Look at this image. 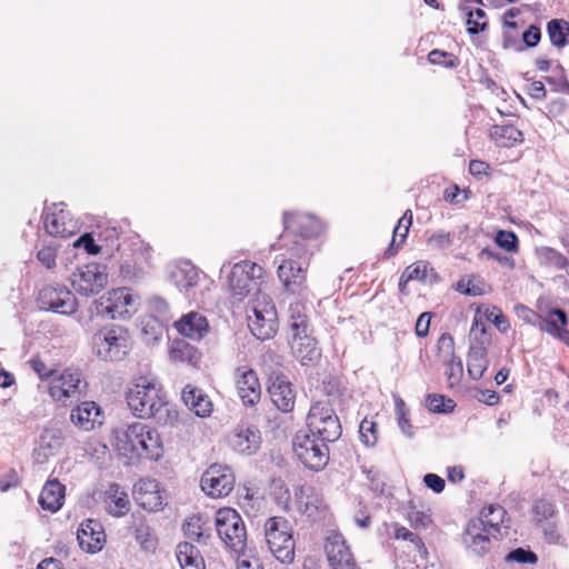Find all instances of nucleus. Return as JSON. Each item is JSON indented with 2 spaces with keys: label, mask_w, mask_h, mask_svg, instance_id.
<instances>
[{
  "label": "nucleus",
  "mask_w": 569,
  "mask_h": 569,
  "mask_svg": "<svg viewBox=\"0 0 569 569\" xmlns=\"http://www.w3.org/2000/svg\"><path fill=\"white\" fill-rule=\"evenodd\" d=\"M126 399L132 413L140 419L164 422L168 418V403L161 388L147 378H139L127 391Z\"/></svg>",
  "instance_id": "nucleus-1"
},
{
  "label": "nucleus",
  "mask_w": 569,
  "mask_h": 569,
  "mask_svg": "<svg viewBox=\"0 0 569 569\" xmlns=\"http://www.w3.org/2000/svg\"><path fill=\"white\" fill-rule=\"evenodd\" d=\"M130 336L126 328L104 326L92 336V350L103 361H120L129 352Z\"/></svg>",
  "instance_id": "nucleus-2"
},
{
  "label": "nucleus",
  "mask_w": 569,
  "mask_h": 569,
  "mask_svg": "<svg viewBox=\"0 0 569 569\" xmlns=\"http://www.w3.org/2000/svg\"><path fill=\"white\" fill-rule=\"evenodd\" d=\"M264 536L270 552L282 563L295 559V540L291 526L283 517H270L264 523Z\"/></svg>",
  "instance_id": "nucleus-3"
},
{
  "label": "nucleus",
  "mask_w": 569,
  "mask_h": 569,
  "mask_svg": "<svg viewBox=\"0 0 569 569\" xmlns=\"http://www.w3.org/2000/svg\"><path fill=\"white\" fill-rule=\"evenodd\" d=\"M307 426V432L330 442L338 440L342 432L340 420L329 401H318L311 406Z\"/></svg>",
  "instance_id": "nucleus-4"
},
{
  "label": "nucleus",
  "mask_w": 569,
  "mask_h": 569,
  "mask_svg": "<svg viewBox=\"0 0 569 569\" xmlns=\"http://www.w3.org/2000/svg\"><path fill=\"white\" fill-rule=\"evenodd\" d=\"M329 441L300 430L293 438V451L297 458L310 470H322L329 461Z\"/></svg>",
  "instance_id": "nucleus-5"
},
{
  "label": "nucleus",
  "mask_w": 569,
  "mask_h": 569,
  "mask_svg": "<svg viewBox=\"0 0 569 569\" xmlns=\"http://www.w3.org/2000/svg\"><path fill=\"white\" fill-rule=\"evenodd\" d=\"M251 315H248V327L259 340L272 338L278 330V315L271 298L267 295L258 296L251 305Z\"/></svg>",
  "instance_id": "nucleus-6"
},
{
  "label": "nucleus",
  "mask_w": 569,
  "mask_h": 569,
  "mask_svg": "<svg viewBox=\"0 0 569 569\" xmlns=\"http://www.w3.org/2000/svg\"><path fill=\"white\" fill-rule=\"evenodd\" d=\"M137 310V300L128 288H118L94 300L91 312L110 319L131 317Z\"/></svg>",
  "instance_id": "nucleus-7"
},
{
  "label": "nucleus",
  "mask_w": 569,
  "mask_h": 569,
  "mask_svg": "<svg viewBox=\"0 0 569 569\" xmlns=\"http://www.w3.org/2000/svg\"><path fill=\"white\" fill-rule=\"evenodd\" d=\"M216 529L221 540L233 551L246 548L247 532L240 515L231 508H221L216 512Z\"/></svg>",
  "instance_id": "nucleus-8"
},
{
  "label": "nucleus",
  "mask_w": 569,
  "mask_h": 569,
  "mask_svg": "<svg viewBox=\"0 0 569 569\" xmlns=\"http://www.w3.org/2000/svg\"><path fill=\"white\" fill-rule=\"evenodd\" d=\"M264 270L251 261H241L233 266L229 276V288L234 297L242 299L250 293L261 296Z\"/></svg>",
  "instance_id": "nucleus-9"
},
{
  "label": "nucleus",
  "mask_w": 569,
  "mask_h": 569,
  "mask_svg": "<svg viewBox=\"0 0 569 569\" xmlns=\"http://www.w3.org/2000/svg\"><path fill=\"white\" fill-rule=\"evenodd\" d=\"M38 305L41 310L70 316L78 309L74 295L62 284L44 286L38 295Z\"/></svg>",
  "instance_id": "nucleus-10"
},
{
  "label": "nucleus",
  "mask_w": 569,
  "mask_h": 569,
  "mask_svg": "<svg viewBox=\"0 0 569 569\" xmlns=\"http://www.w3.org/2000/svg\"><path fill=\"white\" fill-rule=\"evenodd\" d=\"M108 282L107 268L99 263H87L71 276V286L81 296L98 295Z\"/></svg>",
  "instance_id": "nucleus-11"
},
{
  "label": "nucleus",
  "mask_w": 569,
  "mask_h": 569,
  "mask_svg": "<svg viewBox=\"0 0 569 569\" xmlns=\"http://www.w3.org/2000/svg\"><path fill=\"white\" fill-rule=\"evenodd\" d=\"M234 481V476L228 466L213 463L202 475L200 485L206 495L222 498L232 491Z\"/></svg>",
  "instance_id": "nucleus-12"
},
{
  "label": "nucleus",
  "mask_w": 569,
  "mask_h": 569,
  "mask_svg": "<svg viewBox=\"0 0 569 569\" xmlns=\"http://www.w3.org/2000/svg\"><path fill=\"white\" fill-rule=\"evenodd\" d=\"M82 380L78 371L64 370L59 377L52 379L49 387L51 398L63 406L79 400L82 395Z\"/></svg>",
  "instance_id": "nucleus-13"
},
{
  "label": "nucleus",
  "mask_w": 569,
  "mask_h": 569,
  "mask_svg": "<svg viewBox=\"0 0 569 569\" xmlns=\"http://www.w3.org/2000/svg\"><path fill=\"white\" fill-rule=\"evenodd\" d=\"M228 443L233 451L251 456L260 449L261 432L253 425L240 423L229 433Z\"/></svg>",
  "instance_id": "nucleus-14"
},
{
  "label": "nucleus",
  "mask_w": 569,
  "mask_h": 569,
  "mask_svg": "<svg viewBox=\"0 0 569 569\" xmlns=\"http://www.w3.org/2000/svg\"><path fill=\"white\" fill-rule=\"evenodd\" d=\"M492 536L481 519H470L463 533L462 543L469 553L485 556L491 549Z\"/></svg>",
  "instance_id": "nucleus-15"
},
{
  "label": "nucleus",
  "mask_w": 569,
  "mask_h": 569,
  "mask_svg": "<svg viewBox=\"0 0 569 569\" xmlns=\"http://www.w3.org/2000/svg\"><path fill=\"white\" fill-rule=\"evenodd\" d=\"M133 497L137 503L148 511L161 510L164 497L156 479H140L133 487Z\"/></svg>",
  "instance_id": "nucleus-16"
},
{
  "label": "nucleus",
  "mask_w": 569,
  "mask_h": 569,
  "mask_svg": "<svg viewBox=\"0 0 569 569\" xmlns=\"http://www.w3.org/2000/svg\"><path fill=\"white\" fill-rule=\"evenodd\" d=\"M283 224L287 233L295 232L302 240L319 236L323 229L322 223L311 214H289L284 213ZM288 234L282 236L286 241Z\"/></svg>",
  "instance_id": "nucleus-17"
},
{
  "label": "nucleus",
  "mask_w": 569,
  "mask_h": 569,
  "mask_svg": "<svg viewBox=\"0 0 569 569\" xmlns=\"http://www.w3.org/2000/svg\"><path fill=\"white\" fill-rule=\"evenodd\" d=\"M237 392L244 406H254L261 397V387L254 370L238 368L236 370Z\"/></svg>",
  "instance_id": "nucleus-18"
},
{
  "label": "nucleus",
  "mask_w": 569,
  "mask_h": 569,
  "mask_svg": "<svg viewBox=\"0 0 569 569\" xmlns=\"http://www.w3.org/2000/svg\"><path fill=\"white\" fill-rule=\"evenodd\" d=\"M77 539L83 551L96 553L103 548L106 535L99 521L87 519L78 528Z\"/></svg>",
  "instance_id": "nucleus-19"
},
{
  "label": "nucleus",
  "mask_w": 569,
  "mask_h": 569,
  "mask_svg": "<svg viewBox=\"0 0 569 569\" xmlns=\"http://www.w3.org/2000/svg\"><path fill=\"white\" fill-rule=\"evenodd\" d=\"M103 412L94 401H83L71 410V422L81 430L91 431L103 423Z\"/></svg>",
  "instance_id": "nucleus-20"
},
{
  "label": "nucleus",
  "mask_w": 569,
  "mask_h": 569,
  "mask_svg": "<svg viewBox=\"0 0 569 569\" xmlns=\"http://www.w3.org/2000/svg\"><path fill=\"white\" fill-rule=\"evenodd\" d=\"M146 428L147 425L142 422H133L127 425L124 428L117 429L116 440L118 450L122 451L124 455L131 453L138 458Z\"/></svg>",
  "instance_id": "nucleus-21"
},
{
  "label": "nucleus",
  "mask_w": 569,
  "mask_h": 569,
  "mask_svg": "<svg viewBox=\"0 0 569 569\" xmlns=\"http://www.w3.org/2000/svg\"><path fill=\"white\" fill-rule=\"evenodd\" d=\"M325 548L331 569H359L340 535L329 537Z\"/></svg>",
  "instance_id": "nucleus-22"
},
{
  "label": "nucleus",
  "mask_w": 569,
  "mask_h": 569,
  "mask_svg": "<svg viewBox=\"0 0 569 569\" xmlns=\"http://www.w3.org/2000/svg\"><path fill=\"white\" fill-rule=\"evenodd\" d=\"M306 267L303 262L292 258L283 259L278 267L279 279L283 282L287 291L300 293L306 282Z\"/></svg>",
  "instance_id": "nucleus-23"
},
{
  "label": "nucleus",
  "mask_w": 569,
  "mask_h": 569,
  "mask_svg": "<svg viewBox=\"0 0 569 569\" xmlns=\"http://www.w3.org/2000/svg\"><path fill=\"white\" fill-rule=\"evenodd\" d=\"M292 353L302 366H315L321 358V349L311 332L292 337Z\"/></svg>",
  "instance_id": "nucleus-24"
},
{
  "label": "nucleus",
  "mask_w": 569,
  "mask_h": 569,
  "mask_svg": "<svg viewBox=\"0 0 569 569\" xmlns=\"http://www.w3.org/2000/svg\"><path fill=\"white\" fill-rule=\"evenodd\" d=\"M170 278L181 292L190 297L201 280V272L189 261H181L171 271Z\"/></svg>",
  "instance_id": "nucleus-25"
},
{
  "label": "nucleus",
  "mask_w": 569,
  "mask_h": 569,
  "mask_svg": "<svg viewBox=\"0 0 569 569\" xmlns=\"http://www.w3.org/2000/svg\"><path fill=\"white\" fill-rule=\"evenodd\" d=\"M177 331L191 340H201L209 332L207 318L197 311H190L174 321Z\"/></svg>",
  "instance_id": "nucleus-26"
},
{
  "label": "nucleus",
  "mask_w": 569,
  "mask_h": 569,
  "mask_svg": "<svg viewBox=\"0 0 569 569\" xmlns=\"http://www.w3.org/2000/svg\"><path fill=\"white\" fill-rule=\"evenodd\" d=\"M507 511L500 505H490L482 509L477 519H481L488 532L493 539H501L509 529V519L506 518Z\"/></svg>",
  "instance_id": "nucleus-27"
},
{
  "label": "nucleus",
  "mask_w": 569,
  "mask_h": 569,
  "mask_svg": "<svg viewBox=\"0 0 569 569\" xmlns=\"http://www.w3.org/2000/svg\"><path fill=\"white\" fill-rule=\"evenodd\" d=\"M182 400L197 417L206 418L213 411L210 397L201 388L193 385L189 383L182 389Z\"/></svg>",
  "instance_id": "nucleus-28"
},
{
  "label": "nucleus",
  "mask_w": 569,
  "mask_h": 569,
  "mask_svg": "<svg viewBox=\"0 0 569 569\" xmlns=\"http://www.w3.org/2000/svg\"><path fill=\"white\" fill-rule=\"evenodd\" d=\"M274 406L282 412H290L295 407L296 393L291 383L282 376H277L268 388Z\"/></svg>",
  "instance_id": "nucleus-29"
},
{
  "label": "nucleus",
  "mask_w": 569,
  "mask_h": 569,
  "mask_svg": "<svg viewBox=\"0 0 569 569\" xmlns=\"http://www.w3.org/2000/svg\"><path fill=\"white\" fill-rule=\"evenodd\" d=\"M56 211H44L43 222L47 232L52 237L68 238L74 234L76 223L71 220L66 221V213L62 208L58 209V204H53Z\"/></svg>",
  "instance_id": "nucleus-30"
},
{
  "label": "nucleus",
  "mask_w": 569,
  "mask_h": 569,
  "mask_svg": "<svg viewBox=\"0 0 569 569\" xmlns=\"http://www.w3.org/2000/svg\"><path fill=\"white\" fill-rule=\"evenodd\" d=\"M62 445L63 432L60 428H44L39 439V447L36 449L38 461L43 462L57 455Z\"/></svg>",
  "instance_id": "nucleus-31"
},
{
  "label": "nucleus",
  "mask_w": 569,
  "mask_h": 569,
  "mask_svg": "<svg viewBox=\"0 0 569 569\" xmlns=\"http://www.w3.org/2000/svg\"><path fill=\"white\" fill-rule=\"evenodd\" d=\"M169 356L171 361L176 363H184L192 368H198L202 359V353L198 348L182 339L172 341Z\"/></svg>",
  "instance_id": "nucleus-32"
},
{
  "label": "nucleus",
  "mask_w": 569,
  "mask_h": 569,
  "mask_svg": "<svg viewBox=\"0 0 569 569\" xmlns=\"http://www.w3.org/2000/svg\"><path fill=\"white\" fill-rule=\"evenodd\" d=\"M63 500L64 486L56 479L47 481L39 496V505L41 508L56 512L62 507Z\"/></svg>",
  "instance_id": "nucleus-33"
},
{
  "label": "nucleus",
  "mask_w": 569,
  "mask_h": 569,
  "mask_svg": "<svg viewBox=\"0 0 569 569\" xmlns=\"http://www.w3.org/2000/svg\"><path fill=\"white\" fill-rule=\"evenodd\" d=\"M130 501L127 492L121 487L113 483L107 490L106 509L108 513L114 517H122L128 513Z\"/></svg>",
  "instance_id": "nucleus-34"
},
{
  "label": "nucleus",
  "mask_w": 569,
  "mask_h": 569,
  "mask_svg": "<svg viewBox=\"0 0 569 569\" xmlns=\"http://www.w3.org/2000/svg\"><path fill=\"white\" fill-rule=\"evenodd\" d=\"M489 136L502 148L513 147L523 139L522 132L512 124H495L490 128Z\"/></svg>",
  "instance_id": "nucleus-35"
},
{
  "label": "nucleus",
  "mask_w": 569,
  "mask_h": 569,
  "mask_svg": "<svg viewBox=\"0 0 569 569\" xmlns=\"http://www.w3.org/2000/svg\"><path fill=\"white\" fill-rule=\"evenodd\" d=\"M163 455L162 441L159 432L147 426L138 458L159 460Z\"/></svg>",
  "instance_id": "nucleus-36"
},
{
  "label": "nucleus",
  "mask_w": 569,
  "mask_h": 569,
  "mask_svg": "<svg viewBox=\"0 0 569 569\" xmlns=\"http://www.w3.org/2000/svg\"><path fill=\"white\" fill-rule=\"evenodd\" d=\"M177 560L182 569H204V560L198 548L190 542H180L176 551Z\"/></svg>",
  "instance_id": "nucleus-37"
},
{
  "label": "nucleus",
  "mask_w": 569,
  "mask_h": 569,
  "mask_svg": "<svg viewBox=\"0 0 569 569\" xmlns=\"http://www.w3.org/2000/svg\"><path fill=\"white\" fill-rule=\"evenodd\" d=\"M299 506L309 518H315L325 508L322 496L311 486L300 489Z\"/></svg>",
  "instance_id": "nucleus-38"
},
{
  "label": "nucleus",
  "mask_w": 569,
  "mask_h": 569,
  "mask_svg": "<svg viewBox=\"0 0 569 569\" xmlns=\"http://www.w3.org/2000/svg\"><path fill=\"white\" fill-rule=\"evenodd\" d=\"M411 224L412 212L408 209L405 211L403 216L399 219L397 226L393 229V237L385 252L386 258H391L397 253L399 247L406 241Z\"/></svg>",
  "instance_id": "nucleus-39"
},
{
  "label": "nucleus",
  "mask_w": 569,
  "mask_h": 569,
  "mask_svg": "<svg viewBox=\"0 0 569 569\" xmlns=\"http://www.w3.org/2000/svg\"><path fill=\"white\" fill-rule=\"evenodd\" d=\"M305 309V306L301 303L290 305L289 328L292 331V337L312 332L311 323Z\"/></svg>",
  "instance_id": "nucleus-40"
},
{
  "label": "nucleus",
  "mask_w": 569,
  "mask_h": 569,
  "mask_svg": "<svg viewBox=\"0 0 569 569\" xmlns=\"http://www.w3.org/2000/svg\"><path fill=\"white\" fill-rule=\"evenodd\" d=\"M567 325L568 316L566 311L560 308H553L549 311L548 317L540 325V329L560 340V333H562V331H567L565 328Z\"/></svg>",
  "instance_id": "nucleus-41"
},
{
  "label": "nucleus",
  "mask_w": 569,
  "mask_h": 569,
  "mask_svg": "<svg viewBox=\"0 0 569 569\" xmlns=\"http://www.w3.org/2000/svg\"><path fill=\"white\" fill-rule=\"evenodd\" d=\"M486 353L487 350L483 346L470 347L467 359V368L469 376L473 380H479L487 368Z\"/></svg>",
  "instance_id": "nucleus-42"
},
{
  "label": "nucleus",
  "mask_w": 569,
  "mask_h": 569,
  "mask_svg": "<svg viewBox=\"0 0 569 569\" xmlns=\"http://www.w3.org/2000/svg\"><path fill=\"white\" fill-rule=\"evenodd\" d=\"M550 42L558 48L569 43V22L563 19H552L547 23Z\"/></svg>",
  "instance_id": "nucleus-43"
},
{
  "label": "nucleus",
  "mask_w": 569,
  "mask_h": 569,
  "mask_svg": "<svg viewBox=\"0 0 569 569\" xmlns=\"http://www.w3.org/2000/svg\"><path fill=\"white\" fill-rule=\"evenodd\" d=\"M538 257L540 260V263L546 267H553L558 270H563L569 267V260L568 258L562 254L560 251L550 248V247H543L538 251Z\"/></svg>",
  "instance_id": "nucleus-44"
},
{
  "label": "nucleus",
  "mask_w": 569,
  "mask_h": 569,
  "mask_svg": "<svg viewBox=\"0 0 569 569\" xmlns=\"http://www.w3.org/2000/svg\"><path fill=\"white\" fill-rule=\"evenodd\" d=\"M486 282L479 277L461 278L456 283V290L462 295L477 297L486 293Z\"/></svg>",
  "instance_id": "nucleus-45"
},
{
  "label": "nucleus",
  "mask_w": 569,
  "mask_h": 569,
  "mask_svg": "<svg viewBox=\"0 0 569 569\" xmlns=\"http://www.w3.org/2000/svg\"><path fill=\"white\" fill-rule=\"evenodd\" d=\"M460 10L466 12L467 14V31L470 34H479L480 32L485 31L487 28V22H479V19L486 18V12L482 9H476V10H469L468 7L465 4H460Z\"/></svg>",
  "instance_id": "nucleus-46"
},
{
  "label": "nucleus",
  "mask_w": 569,
  "mask_h": 569,
  "mask_svg": "<svg viewBox=\"0 0 569 569\" xmlns=\"http://www.w3.org/2000/svg\"><path fill=\"white\" fill-rule=\"evenodd\" d=\"M426 406L435 413H449L453 411L456 403L443 395L430 393L426 398Z\"/></svg>",
  "instance_id": "nucleus-47"
},
{
  "label": "nucleus",
  "mask_w": 569,
  "mask_h": 569,
  "mask_svg": "<svg viewBox=\"0 0 569 569\" xmlns=\"http://www.w3.org/2000/svg\"><path fill=\"white\" fill-rule=\"evenodd\" d=\"M437 356L441 362L452 361L455 355V341L450 333L445 332L437 341Z\"/></svg>",
  "instance_id": "nucleus-48"
},
{
  "label": "nucleus",
  "mask_w": 569,
  "mask_h": 569,
  "mask_svg": "<svg viewBox=\"0 0 569 569\" xmlns=\"http://www.w3.org/2000/svg\"><path fill=\"white\" fill-rule=\"evenodd\" d=\"M455 236L446 230H437L432 232L426 243L432 250H445L453 244Z\"/></svg>",
  "instance_id": "nucleus-49"
},
{
  "label": "nucleus",
  "mask_w": 569,
  "mask_h": 569,
  "mask_svg": "<svg viewBox=\"0 0 569 569\" xmlns=\"http://www.w3.org/2000/svg\"><path fill=\"white\" fill-rule=\"evenodd\" d=\"M149 310L160 321H169L172 319L170 306L166 299L159 296L149 299Z\"/></svg>",
  "instance_id": "nucleus-50"
},
{
  "label": "nucleus",
  "mask_w": 569,
  "mask_h": 569,
  "mask_svg": "<svg viewBox=\"0 0 569 569\" xmlns=\"http://www.w3.org/2000/svg\"><path fill=\"white\" fill-rule=\"evenodd\" d=\"M134 538L144 550H151L156 546L150 527L144 521H140L134 526Z\"/></svg>",
  "instance_id": "nucleus-51"
},
{
  "label": "nucleus",
  "mask_w": 569,
  "mask_h": 569,
  "mask_svg": "<svg viewBox=\"0 0 569 569\" xmlns=\"http://www.w3.org/2000/svg\"><path fill=\"white\" fill-rule=\"evenodd\" d=\"M428 60L431 64H441L446 68H456L460 62L455 54L438 49L429 52Z\"/></svg>",
  "instance_id": "nucleus-52"
},
{
  "label": "nucleus",
  "mask_w": 569,
  "mask_h": 569,
  "mask_svg": "<svg viewBox=\"0 0 569 569\" xmlns=\"http://www.w3.org/2000/svg\"><path fill=\"white\" fill-rule=\"evenodd\" d=\"M359 433L361 441L363 442L365 446L373 447L377 443L378 436L376 422L368 419H363L359 427Z\"/></svg>",
  "instance_id": "nucleus-53"
},
{
  "label": "nucleus",
  "mask_w": 569,
  "mask_h": 569,
  "mask_svg": "<svg viewBox=\"0 0 569 569\" xmlns=\"http://www.w3.org/2000/svg\"><path fill=\"white\" fill-rule=\"evenodd\" d=\"M428 263L425 261H418L407 267L402 272V281L421 280L427 279Z\"/></svg>",
  "instance_id": "nucleus-54"
},
{
  "label": "nucleus",
  "mask_w": 569,
  "mask_h": 569,
  "mask_svg": "<svg viewBox=\"0 0 569 569\" xmlns=\"http://www.w3.org/2000/svg\"><path fill=\"white\" fill-rule=\"evenodd\" d=\"M506 561L518 563H536L538 561V557L531 550L517 548L507 553Z\"/></svg>",
  "instance_id": "nucleus-55"
},
{
  "label": "nucleus",
  "mask_w": 569,
  "mask_h": 569,
  "mask_svg": "<svg viewBox=\"0 0 569 569\" xmlns=\"http://www.w3.org/2000/svg\"><path fill=\"white\" fill-rule=\"evenodd\" d=\"M533 512L537 522H542L553 517L556 508L552 502L540 499L535 503Z\"/></svg>",
  "instance_id": "nucleus-56"
},
{
  "label": "nucleus",
  "mask_w": 569,
  "mask_h": 569,
  "mask_svg": "<svg viewBox=\"0 0 569 569\" xmlns=\"http://www.w3.org/2000/svg\"><path fill=\"white\" fill-rule=\"evenodd\" d=\"M496 243L500 248H502L509 252L516 251L518 249V238H517L516 233L512 231H506V230L498 231L497 236H496Z\"/></svg>",
  "instance_id": "nucleus-57"
},
{
  "label": "nucleus",
  "mask_w": 569,
  "mask_h": 569,
  "mask_svg": "<svg viewBox=\"0 0 569 569\" xmlns=\"http://www.w3.org/2000/svg\"><path fill=\"white\" fill-rule=\"evenodd\" d=\"M470 335L476 340L477 346H483L485 347V345L489 343V341H490V337H489V335L487 332L486 323L481 319H478L477 317L473 319V322H472V326H471V330H470Z\"/></svg>",
  "instance_id": "nucleus-58"
},
{
  "label": "nucleus",
  "mask_w": 569,
  "mask_h": 569,
  "mask_svg": "<svg viewBox=\"0 0 569 569\" xmlns=\"http://www.w3.org/2000/svg\"><path fill=\"white\" fill-rule=\"evenodd\" d=\"M447 366V379L450 386H453L460 381L463 373V366L460 358H455L452 361L443 362Z\"/></svg>",
  "instance_id": "nucleus-59"
},
{
  "label": "nucleus",
  "mask_w": 569,
  "mask_h": 569,
  "mask_svg": "<svg viewBox=\"0 0 569 569\" xmlns=\"http://www.w3.org/2000/svg\"><path fill=\"white\" fill-rule=\"evenodd\" d=\"M486 317L488 320L492 321L493 325L500 332H507L509 329V321L507 317L502 313L501 309L498 307H492L491 309L486 310Z\"/></svg>",
  "instance_id": "nucleus-60"
},
{
  "label": "nucleus",
  "mask_w": 569,
  "mask_h": 569,
  "mask_svg": "<svg viewBox=\"0 0 569 569\" xmlns=\"http://www.w3.org/2000/svg\"><path fill=\"white\" fill-rule=\"evenodd\" d=\"M396 411H397V420L399 428L406 435L408 438H411L413 436L412 432V426L410 425L409 419L407 418L406 410H405V403L402 400H397L396 402Z\"/></svg>",
  "instance_id": "nucleus-61"
},
{
  "label": "nucleus",
  "mask_w": 569,
  "mask_h": 569,
  "mask_svg": "<svg viewBox=\"0 0 569 569\" xmlns=\"http://www.w3.org/2000/svg\"><path fill=\"white\" fill-rule=\"evenodd\" d=\"M408 518L410 523L416 528H427L431 523V516L427 511L411 508Z\"/></svg>",
  "instance_id": "nucleus-62"
},
{
  "label": "nucleus",
  "mask_w": 569,
  "mask_h": 569,
  "mask_svg": "<svg viewBox=\"0 0 569 569\" xmlns=\"http://www.w3.org/2000/svg\"><path fill=\"white\" fill-rule=\"evenodd\" d=\"M38 260L48 269L56 266L57 250L53 246H46L41 248L37 253Z\"/></svg>",
  "instance_id": "nucleus-63"
},
{
  "label": "nucleus",
  "mask_w": 569,
  "mask_h": 569,
  "mask_svg": "<svg viewBox=\"0 0 569 569\" xmlns=\"http://www.w3.org/2000/svg\"><path fill=\"white\" fill-rule=\"evenodd\" d=\"M541 39V30L536 24H530L522 33V42L528 48L538 46Z\"/></svg>",
  "instance_id": "nucleus-64"
}]
</instances>
